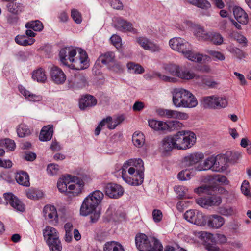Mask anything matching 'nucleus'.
I'll list each match as a JSON object with an SVG mask.
<instances>
[{
    "label": "nucleus",
    "instance_id": "obj_17",
    "mask_svg": "<svg viewBox=\"0 0 251 251\" xmlns=\"http://www.w3.org/2000/svg\"><path fill=\"white\" fill-rule=\"evenodd\" d=\"M201 80V85L209 89H218L221 83L220 81L209 75H201L199 78Z\"/></svg>",
    "mask_w": 251,
    "mask_h": 251
},
{
    "label": "nucleus",
    "instance_id": "obj_10",
    "mask_svg": "<svg viewBox=\"0 0 251 251\" xmlns=\"http://www.w3.org/2000/svg\"><path fill=\"white\" fill-rule=\"evenodd\" d=\"M137 43L146 50L151 52H160L162 50L160 45L157 43L143 37L137 38Z\"/></svg>",
    "mask_w": 251,
    "mask_h": 251
},
{
    "label": "nucleus",
    "instance_id": "obj_30",
    "mask_svg": "<svg viewBox=\"0 0 251 251\" xmlns=\"http://www.w3.org/2000/svg\"><path fill=\"white\" fill-rule=\"evenodd\" d=\"M70 177H72V175H65L59 179L57 182V187L60 192H68V185L69 184Z\"/></svg>",
    "mask_w": 251,
    "mask_h": 251
},
{
    "label": "nucleus",
    "instance_id": "obj_28",
    "mask_svg": "<svg viewBox=\"0 0 251 251\" xmlns=\"http://www.w3.org/2000/svg\"><path fill=\"white\" fill-rule=\"evenodd\" d=\"M15 179L20 185L26 187L30 185L29 175L25 171H20L17 172L15 175Z\"/></svg>",
    "mask_w": 251,
    "mask_h": 251
},
{
    "label": "nucleus",
    "instance_id": "obj_35",
    "mask_svg": "<svg viewBox=\"0 0 251 251\" xmlns=\"http://www.w3.org/2000/svg\"><path fill=\"white\" fill-rule=\"evenodd\" d=\"M194 33L199 40H208L210 38V33L206 31L200 25H196L195 27Z\"/></svg>",
    "mask_w": 251,
    "mask_h": 251
},
{
    "label": "nucleus",
    "instance_id": "obj_54",
    "mask_svg": "<svg viewBox=\"0 0 251 251\" xmlns=\"http://www.w3.org/2000/svg\"><path fill=\"white\" fill-rule=\"evenodd\" d=\"M194 6L204 10H207L211 7V4L207 0H198Z\"/></svg>",
    "mask_w": 251,
    "mask_h": 251
},
{
    "label": "nucleus",
    "instance_id": "obj_63",
    "mask_svg": "<svg viewBox=\"0 0 251 251\" xmlns=\"http://www.w3.org/2000/svg\"><path fill=\"white\" fill-rule=\"evenodd\" d=\"M110 4L115 9H122L123 7L122 3L119 0H110Z\"/></svg>",
    "mask_w": 251,
    "mask_h": 251
},
{
    "label": "nucleus",
    "instance_id": "obj_3",
    "mask_svg": "<svg viewBox=\"0 0 251 251\" xmlns=\"http://www.w3.org/2000/svg\"><path fill=\"white\" fill-rule=\"evenodd\" d=\"M103 198V194L99 190L91 193L83 201L80 209V215L86 216L91 214V222L93 223L97 222L100 217V213L96 208Z\"/></svg>",
    "mask_w": 251,
    "mask_h": 251
},
{
    "label": "nucleus",
    "instance_id": "obj_64",
    "mask_svg": "<svg viewBox=\"0 0 251 251\" xmlns=\"http://www.w3.org/2000/svg\"><path fill=\"white\" fill-rule=\"evenodd\" d=\"M145 107L144 103L141 101H136L133 105V110L134 111H140Z\"/></svg>",
    "mask_w": 251,
    "mask_h": 251
},
{
    "label": "nucleus",
    "instance_id": "obj_20",
    "mask_svg": "<svg viewBox=\"0 0 251 251\" xmlns=\"http://www.w3.org/2000/svg\"><path fill=\"white\" fill-rule=\"evenodd\" d=\"M175 142L174 134L168 136L161 141L160 149L163 152L170 151L173 149H176Z\"/></svg>",
    "mask_w": 251,
    "mask_h": 251
},
{
    "label": "nucleus",
    "instance_id": "obj_11",
    "mask_svg": "<svg viewBox=\"0 0 251 251\" xmlns=\"http://www.w3.org/2000/svg\"><path fill=\"white\" fill-rule=\"evenodd\" d=\"M187 90L182 88L173 89L172 92V102L176 107H183Z\"/></svg>",
    "mask_w": 251,
    "mask_h": 251
},
{
    "label": "nucleus",
    "instance_id": "obj_5",
    "mask_svg": "<svg viewBox=\"0 0 251 251\" xmlns=\"http://www.w3.org/2000/svg\"><path fill=\"white\" fill-rule=\"evenodd\" d=\"M135 243L139 251H162L163 246L158 240L143 233L136 235Z\"/></svg>",
    "mask_w": 251,
    "mask_h": 251
},
{
    "label": "nucleus",
    "instance_id": "obj_46",
    "mask_svg": "<svg viewBox=\"0 0 251 251\" xmlns=\"http://www.w3.org/2000/svg\"><path fill=\"white\" fill-rule=\"evenodd\" d=\"M0 146L5 147L10 151H14L16 147L15 142L9 138L0 140Z\"/></svg>",
    "mask_w": 251,
    "mask_h": 251
},
{
    "label": "nucleus",
    "instance_id": "obj_24",
    "mask_svg": "<svg viewBox=\"0 0 251 251\" xmlns=\"http://www.w3.org/2000/svg\"><path fill=\"white\" fill-rule=\"evenodd\" d=\"M96 99L91 95H86L82 98L79 100V107L82 110H85L96 105Z\"/></svg>",
    "mask_w": 251,
    "mask_h": 251
},
{
    "label": "nucleus",
    "instance_id": "obj_12",
    "mask_svg": "<svg viewBox=\"0 0 251 251\" xmlns=\"http://www.w3.org/2000/svg\"><path fill=\"white\" fill-rule=\"evenodd\" d=\"M124 192L123 187L115 183H108L105 187L106 195L111 198H119L123 195Z\"/></svg>",
    "mask_w": 251,
    "mask_h": 251
},
{
    "label": "nucleus",
    "instance_id": "obj_38",
    "mask_svg": "<svg viewBox=\"0 0 251 251\" xmlns=\"http://www.w3.org/2000/svg\"><path fill=\"white\" fill-rule=\"evenodd\" d=\"M145 138L144 135L140 131L135 132L132 135V142L134 145L138 148L141 147L145 143Z\"/></svg>",
    "mask_w": 251,
    "mask_h": 251
},
{
    "label": "nucleus",
    "instance_id": "obj_49",
    "mask_svg": "<svg viewBox=\"0 0 251 251\" xmlns=\"http://www.w3.org/2000/svg\"><path fill=\"white\" fill-rule=\"evenodd\" d=\"M218 212L225 216H230L235 213L234 210L230 206H221L218 208Z\"/></svg>",
    "mask_w": 251,
    "mask_h": 251
},
{
    "label": "nucleus",
    "instance_id": "obj_40",
    "mask_svg": "<svg viewBox=\"0 0 251 251\" xmlns=\"http://www.w3.org/2000/svg\"><path fill=\"white\" fill-rule=\"evenodd\" d=\"M47 244L50 251H61L62 250V244L59 237L54 238L52 240L49 241L47 242Z\"/></svg>",
    "mask_w": 251,
    "mask_h": 251
},
{
    "label": "nucleus",
    "instance_id": "obj_23",
    "mask_svg": "<svg viewBox=\"0 0 251 251\" xmlns=\"http://www.w3.org/2000/svg\"><path fill=\"white\" fill-rule=\"evenodd\" d=\"M233 14L237 22L242 25H246L248 22V16L245 11L239 7H234Z\"/></svg>",
    "mask_w": 251,
    "mask_h": 251
},
{
    "label": "nucleus",
    "instance_id": "obj_61",
    "mask_svg": "<svg viewBox=\"0 0 251 251\" xmlns=\"http://www.w3.org/2000/svg\"><path fill=\"white\" fill-rule=\"evenodd\" d=\"M241 190L242 192L246 196L250 195V185L249 183L247 180H244L241 186Z\"/></svg>",
    "mask_w": 251,
    "mask_h": 251
},
{
    "label": "nucleus",
    "instance_id": "obj_36",
    "mask_svg": "<svg viewBox=\"0 0 251 251\" xmlns=\"http://www.w3.org/2000/svg\"><path fill=\"white\" fill-rule=\"evenodd\" d=\"M32 78L38 82L44 83L47 79V76L44 69L39 68L32 73Z\"/></svg>",
    "mask_w": 251,
    "mask_h": 251
},
{
    "label": "nucleus",
    "instance_id": "obj_15",
    "mask_svg": "<svg viewBox=\"0 0 251 251\" xmlns=\"http://www.w3.org/2000/svg\"><path fill=\"white\" fill-rule=\"evenodd\" d=\"M221 202V198L217 196H212L208 198H200L197 200V203L201 206L205 208L211 206H218Z\"/></svg>",
    "mask_w": 251,
    "mask_h": 251
},
{
    "label": "nucleus",
    "instance_id": "obj_27",
    "mask_svg": "<svg viewBox=\"0 0 251 251\" xmlns=\"http://www.w3.org/2000/svg\"><path fill=\"white\" fill-rule=\"evenodd\" d=\"M18 88L21 94L23 95L25 97V98L29 101L32 102H38L41 101L42 99L41 96L32 94L30 92L26 90L25 88L22 86H19Z\"/></svg>",
    "mask_w": 251,
    "mask_h": 251
},
{
    "label": "nucleus",
    "instance_id": "obj_37",
    "mask_svg": "<svg viewBox=\"0 0 251 251\" xmlns=\"http://www.w3.org/2000/svg\"><path fill=\"white\" fill-rule=\"evenodd\" d=\"M189 116L188 114L178 111L175 110L168 109L167 118H174L181 120H185L188 119Z\"/></svg>",
    "mask_w": 251,
    "mask_h": 251
},
{
    "label": "nucleus",
    "instance_id": "obj_16",
    "mask_svg": "<svg viewBox=\"0 0 251 251\" xmlns=\"http://www.w3.org/2000/svg\"><path fill=\"white\" fill-rule=\"evenodd\" d=\"M115 27L120 31L131 32L136 33L137 31L133 27L132 24L121 18H117L115 21Z\"/></svg>",
    "mask_w": 251,
    "mask_h": 251
},
{
    "label": "nucleus",
    "instance_id": "obj_62",
    "mask_svg": "<svg viewBox=\"0 0 251 251\" xmlns=\"http://www.w3.org/2000/svg\"><path fill=\"white\" fill-rule=\"evenodd\" d=\"M152 217L155 222H159L162 219V212L159 210H154L152 212Z\"/></svg>",
    "mask_w": 251,
    "mask_h": 251
},
{
    "label": "nucleus",
    "instance_id": "obj_18",
    "mask_svg": "<svg viewBox=\"0 0 251 251\" xmlns=\"http://www.w3.org/2000/svg\"><path fill=\"white\" fill-rule=\"evenodd\" d=\"M52 81L56 84H62L66 80V75L62 70L57 66H53L50 71Z\"/></svg>",
    "mask_w": 251,
    "mask_h": 251
},
{
    "label": "nucleus",
    "instance_id": "obj_7",
    "mask_svg": "<svg viewBox=\"0 0 251 251\" xmlns=\"http://www.w3.org/2000/svg\"><path fill=\"white\" fill-rule=\"evenodd\" d=\"M201 104L205 109H220L227 106L228 100L225 96L213 95L202 97Z\"/></svg>",
    "mask_w": 251,
    "mask_h": 251
},
{
    "label": "nucleus",
    "instance_id": "obj_44",
    "mask_svg": "<svg viewBox=\"0 0 251 251\" xmlns=\"http://www.w3.org/2000/svg\"><path fill=\"white\" fill-rule=\"evenodd\" d=\"M164 69L166 73H168L172 75L178 77V75L180 73L181 68L177 65L170 64L165 66Z\"/></svg>",
    "mask_w": 251,
    "mask_h": 251
},
{
    "label": "nucleus",
    "instance_id": "obj_48",
    "mask_svg": "<svg viewBox=\"0 0 251 251\" xmlns=\"http://www.w3.org/2000/svg\"><path fill=\"white\" fill-rule=\"evenodd\" d=\"M17 134L20 137H24L30 134V130L27 126L24 124L19 125L17 129Z\"/></svg>",
    "mask_w": 251,
    "mask_h": 251
},
{
    "label": "nucleus",
    "instance_id": "obj_32",
    "mask_svg": "<svg viewBox=\"0 0 251 251\" xmlns=\"http://www.w3.org/2000/svg\"><path fill=\"white\" fill-rule=\"evenodd\" d=\"M53 127L50 125L44 126L40 132L39 139L42 141L50 140L52 136Z\"/></svg>",
    "mask_w": 251,
    "mask_h": 251
},
{
    "label": "nucleus",
    "instance_id": "obj_60",
    "mask_svg": "<svg viewBox=\"0 0 251 251\" xmlns=\"http://www.w3.org/2000/svg\"><path fill=\"white\" fill-rule=\"evenodd\" d=\"M110 40L113 45L116 48H118L121 46V38L117 35H113L111 36Z\"/></svg>",
    "mask_w": 251,
    "mask_h": 251
},
{
    "label": "nucleus",
    "instance_id": "obj_31",
    "mask_svg": "<svg viewBox=\"0 0 251 251\" xmlns=\"http://www.w3.org/2000/svg\"><path fill=\"white\" fill-rule=\"evenodd\" d=\"M103 251H125L122 245L118 242H106L103 246Z\"/></svg>",
    "mask_w": 251,
    "mask_h": 251
},
{
    "label": "nucleus",
    "instance_id": "obj_58",
    "mask_svg": "<svg viewBox=\"0 0 251 251\" xmlns=\"http://www.w3.org/2000/svg\"><path fill=\"white\" fill-rule=\"evenodd\" d=\"M177 177L180 180H188L191 178V175L187 170H183L179 172L177 175Z\"/></svg>",
    "mask_w": 251,
    "mask_h": 251
},
{
    "label": "nucleus",
    "instance_id": "obj_4",
    "mask_svg": "<svg viewBox=\"0 0 251 251\" xmlns=\"http://www.w3.org/2000/svg\"><path fill=\"white\" fill-rule=\"evenodd\" d=\"M169 45L173 50L181 53L184 57L192 61L201 62L209 58L207 55L193 52L190 44L180 37H175L170 39Z\"/></svg>",
    "mask_w": 251,
    "mask_h": 251
},
{
    "label": "nucleus",
    "instance_id": "obj_14",
    "mask_svg": "<svg viewBox=\"0 0 251 251\" xmlns=\"http://www.w3.org/2000/svg\"><path fill=\"white\" fill-rule=\"evenodd\" d=\"M203 158L204 155L201 152L190 153L183 158L182 164L185 167H190L200 162Z\"/></svg>",
    "mask_w": 251,
    "mask_h": 251
},
{
    "label": "nucleus",
    "instance_id": "obj_55",
    "mask_svg": "<svg viewBox=\"0 0 251 251\" xmlns=\"http://www.w3.org/2000/svg\"><path fill=\"white\" fill-rule=\"evenodd\" d=\"M194 6L204 10H207L211 7V4L207 0H198Z\"/></svg>",
    "mask_w": 251,
    "mask_h": 251
},
{
    "label": "nucleus",
    "instance_id": "obj_21",
    "mask_svg": "<svg viewBox=\"0 0 251 251\" xmlns=\"http://www.w3.org/2000/svg\"><path fill=\"white\" fill-rule=\"evenodd\" d=\"M225 219L222 216L213 214L208 217L207 225L209 227L214 229H219L225 224Z\"/></svg>",
    "mask_w": 251,
    "mask_h": 251
},
{
    "label": "nucleus",
    "instance_id": "obj_59",
    "mask_svg": "<svg viewBox=\"0 0 251 251\" xmlns=\"http://www.w3.org/2000/svg\"><path fill=\"white\" fill-rule=\"evenodd\" d=\"M175 191L180 198L182 199L187 197L186 195L187 189L186 188L182 186H178L176 188Z\"/></svg>",
    "mask_w": 251,
    "mask_h": 251
},
{
    "label": "nucleus",
    "instance_id": "obj_56",
    "mask_svg": "<svg viewBox=\"0 0 251 251\" xmlns=\"http://www.w3.org/2000/svg\"><path fill=\"white\" fill-rule=\"evenodd\" d=\"M228 50L230 52L235 55L238 58H241L244 57L243 51L237 47L230 46Z\"/></svg>",
    "mask_w": 251,
    "mask_h": 251
},
{
    "label": "nucleus",
    "instance_id": "obj_52",
    "mask_svg": "<svg viewBox=\"0 0 251 251\" xmlns=\"http://www.w3.org/2000/svg\"><path fill=\"white\" fill-rule=\"evenodd\" d=\"M206 52L213 58L214 60L223 61L225 59V55L221 52L214 50H208Z\"/></svg>",
    "mask_w": 251,
    "mask_h": 251
},
{
    "label": "nucleus",
    "instance_id": "obj_57",
    "mask_svg": "<svg viewBox=\"0 0 251 251\" xmlns=\"http://www.w3.org/2000/svg\"><path fill=\"white\" fill-rule=\"evenodd\" d=\"M71 16L73 20L77 24H80L82 22L81 14L76 9H72Z\"/></svg>",
    "mask_w": 251,
    "mask_h": 251
},
{
    "label": "nucleus",
    "instance_id": "obj_34",
    "mask_svg": "<svg viewBox=\"0 0 251 251\" xmlns=\"http://www.w3.org/2000/svg\"><path fill=\"white\" fill-rule=\"evenodd\" d=\"M209 180L210 181V183L212 184V186L214 187V189L217 185L223 184L226 185L228 183V181L226 177L224 176L220 175L211 176Z\"/></svg>",
    "mask_w": 251,
    "mask_h": 251
},
{
    "label": "nucleus",
    "instance_id": "obj_26",
    "mask_svg": "<svg viewBox=\"0 0 251 251\" xmlns=\"http://www.w3.org/2000/svg\"><path fill=\"white\" fill-rule=\"evenodd\" d=\"M215 160L214 156H210L204 160L202 164H199L196 168V170L199 171L212 170L214 171Z\"/></svg>",
    "mask_w": 251,
    "mask_h": 251
},
{
    "label": "nucleus",
    "instance_id": "obj_45",
    "mask_svg": "<svg viewBox=\"0 0 251 251\" xmlns=\"http://www.w3.org/2000/svg\"><path fill=\"white\" fill-rule=\"evenodd\" d=\"M25 27L26 28L32 29L36 31H41L43 29V25L39 20L28 22L25 24Z\"/></svg>",
    "mask_w": 251,
    "mask_h": 251
},
{
    "label": "nucleus",
    "instance_id": "obj_13",
    "mask_svg": "<svg viewBox=\"0 0 251 251\" xmlns=\"http://www.w3.org/2000/svg\"><path fill=\"white\" fill-rule=\"evenodd\" d=\"M69 180V184L68 185V192L72 193L75 195H78L81 193L84 183L82 179L78 177L72 176Z\"/></svg>",
    "mask_w": 251,
    "mask_h": 251
},
{
    "label": "nucleus",
    "instance_id": "obj_43",
    "mask_svg": "<svg viewBox=\"0 0 251 251\" xmlns=\"http://www.w3.org/2000/svg\"><path fill=\"white\" fill-rule=\"evenodd\" d=\"M99 59L101 63L104 65L114 63L115 61V54L113 52H108L101 55Z\"/></svg>",
    "mask_w": 251,
    "mask_h": 251
},
{
    "label": "nucleus",
    "instance_id": "obj_42",
    "mask_svg": "<svg viewBox=\"0 0 251 251\" xmlns=\"http://www.w3.org/2000/svg\"><path fill=\"white\" fill-rule=\"evenodd\" d=\"M214 191V187L209 185H202L194 190V192L199 195L202 194L212 195Z\"/></svg>",
    "mask_w": 251,
    "mask_h": 251
},
{
    "label": "nucleus",
    "instance_id": "obj_33",
    "mask_svg": "<svg viewBox=\"0 0 251 251\" xmlns=\"http://www.w3.org/2000/svg\"><path fill=\"white\" fill-rule=\"evenodd\" d=\"M200 75L195 74L193 71L187 69L181 68L178 77L185 80H191L193 79H199Z\"/></svg>",
    "mask_w": 251,
    "mask_h": 251
},
{
    "label": "nucleus",
    "instance_id": "obj_9",
    "mask_svg": "<svg viewBox=\"0 0 251 251\" xmlns=\"http://www.w3.org/2000/svg\"><path fill=\"white\" fill-rule=\"evenodd\" d=\"M184 217L189 222L200 226H204L206 223L204 216L198 211L188 210L185 213Z\"/></svg>",
    "mask_w": 251,
    "mask_h": 251
},
{
    "label": "nucleus",
    "instance_id": "obj_6",
    "mask_svg": "<svg viewBox=\"0 0 251 251\" xmlns=\"http://www.w3.org/2000/svg\"><path fill=\"white\" fill-rule=\"evenodd\" d=\"M177 150H185L191 148L196 143V136L191 131L182 130L174 134Z\"/></svg>",
    "mask_w": 251,
    "mask_h": 251
},
{
    "label": "nucleus",
    "instance_id": "obj_29",
    "mask_svg": "<svg viewBox=\"0 0 251 251\" xmlns=\"http://www.w3.org/2000/svg\"><path fill=\"white\" fill-rule=\"evenodd\" d=\"M43 233L46 243L59 237V234L57 230L50 226H47L44 229Z\"/></svg>",
    "mask_w": 251,
    "mask_h": 251
},
{
    "label": "nucleus",
    "instance_id": "obj_25",
    "mask_svg": "<svg viewBox=\"0 0 251 251\" xmlns=\"http://www.w3.org/2000/svg\"><path fill=\"white\" fill-rule=\"evenodd\" d=\"M198 104V101L196 97L187 90L182 108H192L196 107Z\"/></svg>",
    "mask_w": 251,
    "mask_h": 251
},
{
    "label": "nucleus",
    "instance_id": "obj_8",
    "mask_svg": "<svg viewBox=\"0 0 251 251\" xmlns=\"http://www.w3.org/2000/svg\"><path fill=\"white\" fill-rule=\"evenodd\" d=\"M149 126L156 131H167L170 130V127L173 126L176 128L177 126H181L182 123L178 121L173 120L167 123L162 121H157L154 119L148 121Z\"/></svg>",
    "mask_w": 251,
    "mask_h": 251
},
{
    "label": "nucleus",
    "instance_id": "obj_53",
    "mask_svg": "<svg viewBox=\"0 0 251 251\" xmlns=\"http://www.w3.org/2000/svg\"><path fill=\"white\" fill-rule=\"evenodd\" d=\"M59 170V166L56 164H50L48 165L47 172L50 176H53L57 174Z\"/></svg>",
    "mask_w": 251,
    "mask_h": 251
},
{
    "label": "nucleus",
    "instance_id": "obj_1",
    "mask_svg": "<svg viewBox=\"0 0 251 251\" xmlns=\"http://www.w3.org/2000/svg\"><path fill=\"white\" fill-rule=\"evenodd\" d=\"M144 169V163L141 159H129L123 164L121 168L122 178L130 185H140L143 182Z\"/></svg>",
    "mask_w": 251,
    "mask_h": 251
},
{
    "label": "nucleus",
    "instance_id": "obj_2",
    "mask_svg": "<svg viewBox=\"0 0 251 251\" xmlns=\"http://www.w3.org/2000/svg\"><path fill=\"white\" fill-rule=\"evenodd\" d=\"M60 60L64 65H68L67 61L72 63V68L75 70H84L90 66L87 52L81 49H78V54L76 49L73 47H65L59 52Z\"/></svg>",
    "mask_w": 251,
    "mask_h": 251
},
{
    "label": "nucleus",
    "instance_id": "obj_51",
    "mask_svg": "<svg viewBox=\"0 0 251 251\" xmlns=\"http://www.w3.org/2000/svg\"><path fill=\"white\" fill-rule=\"evenodd\" d=\"M210 38L209 40H210L211 42H213V44L215 45H221L223 42V38L222 36L218 33H210Z\"/></svg>",
    "mask_w": 251,
    "mask_h": 251
},
{
    "label": "nucleus",
    "instance_id": "obj_19",
    "mask_svg": "<svg viewBox=\"0 0 251 251\" xmlns=\"http://www.w3.org/2000/svg\"><path fill=\"white\" fill-rule=\"evenodd\" d=\"M43 214L45 219L55 223L58 222L57 210L54 206L50 204L45 206L43 209Z\"/></svg>",
    "mask_w": 251,
    "mask_h": 251
},
{
    "label": "nucleus",
    "instance_id": "obj_22",
    "mask_svg": "<svg viewBox=\"0 0 251 251\" xmlns=\"http://www.w3.org/2000/svg\"><path fill=\"white\" fill-rule=\"evenodd\" d=\"M214 171L221 172L226 169L228 159L225 155H218L214 156Z\"/></svg>",
    "mask_w": 251,
    "mask_h": 251
},
{
    "label": "nucleus",
    "instance_id": "obj_50",
    "mask_svg": "<svg viewBox=\"0 0 251 251\" xmlns=\"http://www.w3.org/2000/svg\"><path fill=\"white\" fill-rule=\"evenodd\" d=\"M10 205L17 211L23 212L25 210V205L17 197L11 201Z\"/></svg>",
    "mask_w": 251,
    "mask_h": 251
},
{
    "label": "nucleus",
    "instance_id": "obj_47",
    "mask_svg": "<svg viewBox=\"0 0 251 251\" xmlns=\"http://www.w3.org/2000/svg\"><path fill=\"white\" fill-rule=\"evenodd\" d=\"M74 83L77 85L78 86L80 87L85 86L87 83V78L86 75L84 74H75Z\"/></svg>",
    "mask_w": 251,
    "mask_h": 251
},
{
    "label": "nucleus",
    "instance_id": "obj_39",
    "mask_svg": "<svg viewBox=\"0 0 251 251\" xmlns=\"http://www.w3.org/2000/svg\"><path fill=\"white\" fill-rule=\"evenodd\" d=\"M7 8L10 13L17 15L21 13L24 10L23 5L19 2H10L7 5Z\"/></svg>",
    "mask_w": 251,
    "mask_h": 251
},
{
    "label": "nucleus",
    "instance_id": "obj_41",
    "mask_svg": "<svg viewBox=\"0 0 251 251\" xmlns=\"http://www.w3.org/2000/svg\"><path fill=\"white\" fill-rule=\"evenodd\" d=\"M128 71L130 73L142 74L144 72V68L139 64L130 62L127 64Z\"/></svg>",
    "mask_w": 251,
    "mask_h": 251
}]
</instances>
